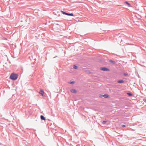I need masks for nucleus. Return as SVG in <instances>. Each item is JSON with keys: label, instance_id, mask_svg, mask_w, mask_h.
Instances as JSON below:
<instances>
[{"label": "nucleus", "instance_id": "obj_2", "mask_svg": "<svg viewBox=\"0 0 146 146\" xmlns=\"http://www.w3.org/2000/svg\"><path fill=\"white\" fill-rule=\"evenodd\" d=\"M100 69L101 70H103V71H109V69H108L107 68H105V67H102L101 68H100Z\"/></svg>", "mask_w": 146, "mask_h": 146}, {"label": "nucleus", "instance_id": "obj_14", "mask_svg": "<svg viewBox=\"0 0 146 146\" xmlns=\"http://www.w3.org/2000/svg\"><path fill=\"white\" fill-rule=\"evenodd\" d=\"M122 127H125V125H122Z\"/></svg>", "mask_w": 146, "mask_h": 146}, {"label": "nucleus", "instance_id": "obj_10", "mask_svg": "<svg viewBox=\"0 0 146 146\" xmlns=\"http://www.w3.org/2000/svg\"><path fill=\"white\" fill-rule=\"evenodd\" d=\"M68 83L70 84H73L74 83V81L71 82H69Z\"/></svg>", "mask_w": 146, "mask_h": 146}, {"label": "nucleus", "instance_id": "obj_11", "mask_svg": "<svg viewBox=\"0 0 146 146\" xmlns=\"http://www.w3.org/2000/svg\"><path fill=\"white\" fill-rule=\"evenodd\" d=\"M125 3L129 5V6H130V4L127 2L126 1Z\"/></svg>", "mask_w": 146, "mask_h": 146}, {"label": "nucleus", "instance_id": "obj_18", "mask_svg": "<svg viewBox=\"0 0 146 146\" xmlns=\"http://www.w3.org/2000/svg\"><path fill=\"white\" fill-rule=\"evenodd\" d=\"M112 63H113V61H112Z\"/></svg>", "mask_w": 146, "mask_h": 146}, {"label": "nucleus", "instance_id": "obj_9", "mask_svg": "<svg viewBox=\"0 0 146 146\" xmlns=\"http://www.w3.org/2000/svg\"><path fill=\"white\" fill-rule=\"evenodd\" d=\"M73 68H74L75 69H77L78 67L74 65L73 66Z\"/></svg>", "mask_w": 146, "mask_h": 146}, {"label": "nucleus", "instance_id": "obj_17", "mask_svg": "<svg viewBox=\"0 0 146 146\" xmlns=\"http://www.w3.org/2000/svg\"><path fill=\"white\" fill-rule=\"evenodd\" d=\"M112 63H113V61H112Z\"/></svg>", "mask_w": 146, "mask_h": 146}, {"label": "nucleus", "instance_id": "obj_13", "mask_svg": "<svg viewBox=\"0 0 146 146\" xmlns=\"http://www.w3.org/2000/svg\"><path fill=\"white\" fill-rule=\"evenodd\" d=\"M107 122V121H103V122H102V123L103 124H104L105 123H106Z\"/></svg>", "mask_w": 146, "mask_h": 146}, {"label": "nucleus", "instance_id": "obj_15", "mask_svg": "<svg viewBox=\"0 0 146 146\" xmlns=\"http://www.w3.org/2000/svg\"><path fill=\"white\" fill-rule=\"evenodd\" d=\"M61 12H62V13H63V14H64V11H61Z\"/></svg>", "mask_w": 146, "mask_h": 146}, {"label": "nucleus", "instance_id": "obj_3", "mask_svg": "<svg viewBox=\"0 0 146 146\" xmlns=\"http://www.w3.org/2000/svg\"><path fill=\"white\" fill-rule=\"evenodd\" d=\"M39 93L42 96H43L44 94V91L42 90H41L39 92Z\"/></svg>", "mask_w": 146, "mask_h": 146}, {"label": "nucleus", "instance_id": "obj_8", "mask_svg": "<svg viewBox=\"0 0 146 146\" xmlns=\"http://www.w3.org/2000/svg\"><path fill=\"white\" fill-rule=\"evenodd\" d=\"M117 82L118 83H122L124 82V81L123 80H120L118 81Z\"/></svg>", "mask_w": 146, "mask_h": 146}, {"label": "nucleus", "instance_id": "obj_5", "mask_svg": "<svg viewBox=\"0 0 146 146\" xmlns=\"http://www.w3.org/2000/svg\"><path fill=\"white\" fill-rule=\"evenodd\" d=\"M40 117L41 120H45L46 119L45 117L43 115H41Z\"/></svg>", "mask_w": 146, "mask_h": 146}, {"label": "nucleus", "instance_id": "obj_7", "mask_svg": "<svg viewBox=\"0 0 146 146\" xmlns=\"http://www.w3.org/2000/svg\"><path fill=\"white\" fill-rule=\"evenodd\" d=\"M101 96H103L105 98H107L109 97V96L107 94H105L104 95H102Z\"/></svg>", "mask_w": 146, "mask_h": 146}, {"label": "nucleus", "instance_id": "obj_6", "mask_svg": "<svg viewBox=\"0 0 146 146\" xmlns=\"http://www.w3.org/2000/svg\"><path fill=\"white\" fill-rule=\"evenodd\" d=\"M64 15H70L71 16H73L74 15L72 13L69 14L66 12H64Z\"/></svg>", "mask_w": 146, "mask_h": 146}, {"label": "nucleus", "instance_id": "obj_4", "mask_svg": "<svg viewBox=\"0 0 146 146\" xmlns=\"http://www.w3.org/2000/svg\"><path fill=\"white\" fill-rule=\"evenodd\" d=\"M70 92L73 93H76L77 92V91L76 90L74 89H72L70 90Z\"/></svg>", "mask_w": 146, "mask_h": 146}, {"label": "nucleus", "instance_id": "obj_12", "mask_svg": "<svg viewBox=\"0 0 146 146\" xmlns=\"http://www.w3.org/2000/svg\"><path fill=\"white\" fill-rule=\"evenodd\" d=\"M127 94L129 95V96H132V94H131V93H127Z\"/></svg>", "mask_w": 146, "mask_h": 146}, {"label": "nucleus", "instance_id": "obj_1", "mask_svg": "<svg viewBox=\"0 0 146 146\" xmlns=\"http://www.w3.org/2000/svg\"><path fill=\"white\" fill-rule=\"evenodd\" d=\"M18 77V75L17 74L12 73L11 74L10 76V78L13 80H16Z\"/></svg>", "mask_w": 146, "mask_h": 146}, {"label": "nucleus", "instance_id": "obj_16", "mask_svg": "<svg viewBox=\"0 0 146 146\" xmlns=\"http://www.w3.org/2000/svg\"><path fill=\"white\" fill-rule=\"evenodd\" d=\"M1 144L0 143V145H1Z\"/></svg>", "mask_w": 146, "mask_h": 146}]
</instances>
